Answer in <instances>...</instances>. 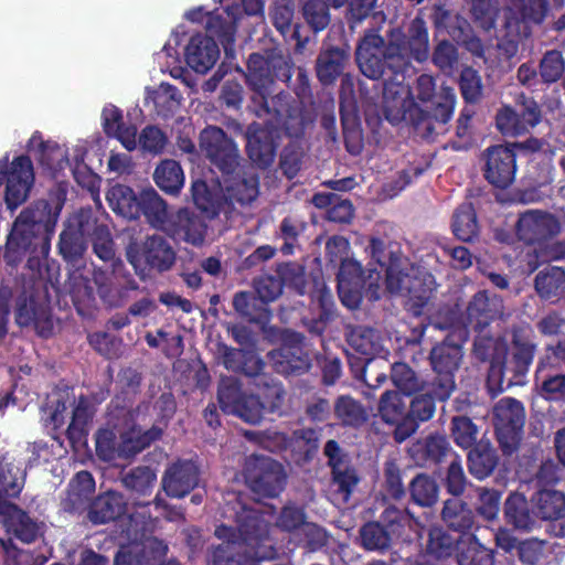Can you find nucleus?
I'll use <instances>...</instances> for the list:
<instances>
[{"instance_id": "obj_1", "label": "nucleus", "mask_w": 565, "mask_h": 565, "mask_svg": "<svg viewBox=\"0 0 565 565\" xmlns=\"http://www.w3.org/2000/svg\"><path fill=\"white\" fill-rule=\"evenodd\" d=\"M428 54V31L425 22L416 18L409 23L405 33L399 30L393 31L386 46L379 34L366 33L358 46L356 61L363 75L377 79L384 73L385 63L398 74L412 58L424 62Z\"/></svg>"}, {"instance_id": "obj_2", "label": "nucleus", "mask_w": 565, "mask_h": 565, "mask_svg": "<svg viewBox=\"0 0 565 565\" xmlns=\"http://www.w3.org/2000/svg\"><path fill=\"white\" fill-rule=\"evenodd\" d=\"M63 200L56 196L52 203L38 201L23 210L17 217L8 238V252L22 253L32 244L33 238L43 231L53 234Z\"/></svg>"}, {"instance_id": "obj_3", "label": "nucleus", "mask_w": 565, "mask_h": 565, "mask_svg": "<svg viewBox=\"0 0 565 565\" xmlns=\"http://www.w3.org/2000/svg\"><path fill=\"white\" fill-rule=\"evenodd\" d=\"M18 475V468L0 460V518L8 533L30 543L39 535L40 527L9 501V498H15L22 489V478Z\"/></svg>"}, {"instance_id": "obj_4", "label": "nucleus", "mask_w": 565, "mask_h": 565, "mask_svg": "<svg viewBox=\"0 0 565 565\" xmlns=\"http://www.w3.org/2000/svg\"><path fill=\"white\" fill-rule=\"evenodd\" d=\"M282 390L273 385L267 388L266 404H263L253 395H243L235 379H223L218 388V402L225 413L234 414L250 424H257L263 418L266 407L271 412L280 406Z\"/></svg>"}, {"instance_id": "obj_5", "label": "nucleus", "mask_w": 565, "mask_h": 565, "mask_svg": "<svg viewBox=\"0 0 565 565\" xmlns=\"http://www.w3.org/2000/svg\"><path fill=\"white\" fill-rule=\"evenodd\" d=\"M4 184V202L10 211H15L30 196L34 184L31 160L25 156L0 159V185Z\"/></svg>"}, {"instance_id": "obj_6", "label": "nucleus", "mask_w": 565, "mask_h": 565, "mask_svg": "<svg viewBox=\"0 0 565 565\" xmlns=\"http://www.w3.org/2000/svg\"><path fill=\"white\" fill-rule=\"evenodd\" d=\"M386 288L391 294L408 297L409 309L419 315V309L427 302L435 288V280L430 274L415 267L411 268V274L402 277L398 266L393 264L386 270Z\"/></svg>"}, {"instance_id": "obj_7", "label": "nucleus", "mask_w": 565, "mask_h": 565, "mask_svg": "<svg viewBox=\"0 0 565 565\" xmlns=\"http://www.w3.org/2000/svg\"><path fill=\"white\" fill-rule=\"evenodd\" d=\"M380 280L379 271L370 270L365 278L358 262H343L338 275V290L342 303L350 309L358 308L362 299V289L370 294L371 299H379Z\"/></svg>"}, {"instance_id": "obj_8", "label": "nucleus", "mask_w": 565, "mask_h": 565, "mask_svg": "<svg viewBox=\"0 0 565 565\" xmlns=\"http://www.w3.org/2000/svg\"><path fill=\"white\" fill-rule=\"evenodd\" d=\"M417 115L420 120L431 117L437 121L446 122L450 119L455 106V93L451 87L441 86L436 92V84L430 75H420L415 87Z\"/></svg>"}, {"instance_id": "obj_9", "label": "nucleus", "mask_w": 565, "mask_h": 565, "mask_svg": "<svg viewBox=\"0 0 565 565\" xmlns=\"http://www.w3.org/2000/svg\"><path fill=\"white\" fill-rule=\"evenodd\" d=\"M161 436V429L153 427L141 434V430L134 428L130 433L122 435V441L118 448L115 446V434L108 429H102L96 436V450L100 458L110 461L118 457H129L139 452L151 441Z\"/></svg>"}, {"instance_id": "obj_10", "label": "nucleus", "mask_w": 565, "mask_h": 565, "mask_svg": "<svg viewBox=\"0 0 565 565\" xmlns=\"http://www.w3.org/2000/svg\"><path fill=\"white\" fill-rule=\"evenodd\" d=\"M284 478L281 466L269 457L254 456L246 461L245 480L256 494L277 495L282 489Z\"/></svg>"}, {"instance_id": "obj_11", "label": "nucleus", "mask_w": 565, "mask_h": 565, "mask_svg": "<svg viewBox=\"0 0 565 565\" xmlns=\"http://www.w3.org/2000/svg\"><path fill=\"white\" fill-rule=\"evenodd\" d=\"M382 107L386 119L391 122H399L407 118L412 121H420L417 104L409 86L404 83L403 75L396 74L394 81L385 83Z\"/></svg>"}, {"instance_id": "obj_12", "label": "nucleus", "mask_w": 565, "mask_h": 565, "mask_svg": "<svg viewBox=\"0 0 565 565\" xmlns=\"http://www.w3.org/2000/svg\"><path fill=\"white\" fill-rule=\"evenodd\" d=\"M499 441L507 452L516 448L524 425V408L516 399H500L493 409Z\"/></svg>"}, {"instance_id": "obj_13", "label": "nucleus", "mask_w": 565, "mask_h": 565, "mask_svg": "<svg viewBox=\"0 0 565 565\" xmlns=\"http://www.w3.org/2000/svg\"><path fill=\"white\" fill-rule=\"evenodd\" d=\"M93 227L94 216L88 210H82L67 220L58 244L60 253L67 262H76L84 255L86 237L90 236Z\"/></svg>"}, {"instance_id": "obj_14", "label": "nucleus", "mask_w": 565, "mask_h": 565, "mask_svg": "<svg viewBox=\"0 0 565 565\" xmlns=\"http://www.w3.org/2000/svg\"><path fill=\"white\" fill-rule=\"evenodd\" d=\"M202 150L223 173H231L238 166V152L232 140L220 128L209 127L201 132Z\"/></svg>"}, {"instance_id": "obj_15", "label": "nucleus", "mask_w": 565, "mask_h": 565, "mask_svg": "<svg viewBox=\"0 0 565 565\" xmlns=\"http://www.w3.org/2000/svg\"><path fill=\"white\" fill-rule=\"evenodd\" d=\"M461 356L460 347L455 344L441 343L433 349L431 365L440 376L434 390L436 398L444 401L450 396L455 386L452 372L457 369Z\"/></svg>"}, {"instance_id": "obj_16", "label": "nucleus", "mask_w": 565, "mask_h": 565, "mask_svg": "<svg viewBox=\"0 0 565 565\" xmlns=\"http://www.w3.org/2000/svg\"><path fill=\"white\" fill-rule=\"evenodd\" d=\"M516 166L514 152L504 146L488 149L484 174L487 180L497 188L509 186L515 177Z\"/></svg>"}, {"instance_id": "obj_17", "label": "nucleus", "mask_w": 565, "mask_h": 565, "mask_svg": "<svg viewBox=\"0 0 565 565\" xmlns=\"http://www.w3.org/2000/svg\"><path fill=\"white\" fill-rule=\"evenodd\" d=\"M222 196L226 201L247 204L258 195V180L253 171L241 173L236 168L231 173H223Z\"/></svg>"}, {"instance_id": "obj_18", "label": "nucleus", "mask_w": 565, "mask_h": 565, "mask_svg": "<svg viewBox=\"0 0 565 565\" xmlns=\"http://www.w3.org/2000/svg\"><path fill=\"white\" fill-rule=\"evenodd\" d=\"M184 56L188 65L196 73H206L216 63L220 50L215 41L202 34L192 36L185 46Z\"/></svg>"}, {"instance_id": "obj_19", "label": "nucleus", "mask_w": 565, "mask_h": 565, "mask_svg": "<svg viewBox=\"0 0 565 565\" xmlns=\"http://www.w3.org/2000/svg\"><path fill=\"white\" fill-rule=\"evenodd\" d=\"M28 149L38 157L40 163L52 174L68 166V148L55 141H44L39 132L31 136Z\"/></svg>"}, {"instance_id": "obj_20", "label": "nucleus", "mask_w": 565, "mask_h": 565, "mask_svg": "<svg viewBox=\"0 0 565 565\" xmlns=\"http://www.w3.org/2000/svg\"><path fill=\"white\" fill-rule=\"evenodd\" d=\"M559 231L561 224L553 215L539 211L525 212L518 223L520 237L529 242L556 235Z\"/></svg>"}, {"instance_id": "obj_21", "label": "nucleus", "mask_w": 565, "mask_h": 565, "mask_svg": "<svg viewBox=\"0 0 565 565\" xmlns=\"http://www.w3.org/2000/svg\"><path fill=\"white\" fill-rule=\"evenodd\" d=\"M277 131L263 128L258 124H253L247 130V152L250 160L260 166L270 164L275 157V138Z\"/></svg>"}, {"instance_id": "obj_22", "label": "nucleus", "mask_w": 565, "mask_h": 565, "mask_svg": "<svg viewBox=\"0 0 565 565\" xmlns=\"http://www.w3.org/2000/svg\"><path fill=\"white\" fill-rule=\"evenodd\" d=\"M102 119L108 136L115 137L128 151L137 149V128L124 121L120 109L114 105L105 106Z\"/></svg>"}, {"instance_id": "obj_23", "label": "nucleus", "mask_w": 565, "mask_h": 565, "mask_svg": "<svg viewBox=\"0 0 565 565\" xmlns=\"http://www.w3.org/2000/svg\"><path fill=\"white\" fill-rule=\"evenodd\" d=\"M198 483V468L193 462L185 461L173 465L163 478L166 492L175 498L189 493Z\"/></svg>"}, {"instance_id": "obj_24", "label": "nucleus", "mask_w": 565, "mask_h": 565, "mask_svg": "<svg viewBox=\"0 0 565 565\" xmlns=\"http://www.w3.org/2000/svg\"><path fill=\"white\" fill-rule=\"evenodd\" d=\"M167 546L153 537L146 539L142 543H132L122 546L116 555L114 565H142L140 555L147 561H158L166 555Z\"/></svg>"}, {"instance_id": "obj_25", "label": "nucleus", "mask_w": 565, "mask_h": 565, "mask_svg": "<svg viewBox=\"0 0 565 565\" xmlns=\"http://www.w3.org/2000/svg\"><path fill=\"white\" fill-rule=\"evenodd\" d=\"M435 413L434 399L427 394L417 395L411 402L408 416L396 427L395 438L403 441L416 431L417 422H425L433 417Z\"/></svg>"}, {"instance_id": "obj_26", "label": "nucleus", "mask_w": 565, "mask_h": 565, "mask_svg": "<svg viewBox=\"0 0 565 565\" xmlns=\"http://www.w3.org/2000/svg\"><path fill=\"white\" fill-rule=\"evenodd\" d=\"M141 212L152 226L167 233L173 228L175 215L169 214L166 202L151 188L141 192Z\"/></svg>"}, {"instance_id": "obj_27", "label": "nucleus", "mask_w": 565, "mask_h": 565, "mask_svg": "<svg viewBox=\"0 0 565 565\" xmlns=\"http://www.w3.org/2000/svg\"><path fill=\"white\" fill-rule=\"evenodd\" d=\"M288 338L290 345L286 343L281 349L270 353V359L277 371L286 374L301 371L307 367L301 348L299 347L302 342L301 335L298 333H290L288 334Z\"/></svg>"}, {"instance_id": "obj_28", "label": "nucleus", "mask_w": 565, "mask_h": 565, "mask_svg": "<svg viewBox=\"0 0 565 565\" xmlns=\"http://www.w3.org/2000/svg\"><path fill=\"white\" fill-rule=\"evenodd\" d=\"M435 24L437 28V36L443 33L448 34L454 41L462 42L469 45V49L476 53H480L481 46L478 41H467L468 23L456 14L444 9H437L435 13Z\"/></svg>"}, {"instance_id": "obj_29", "label": "nucleus", "mask_w": 565, "mask_h": 565, "mask_svg": "<svg viewBox=\"0 0 565 565\" xmlns=\"http://www.w3.org/2000/svg\"><path fill=\"white\" fill-rule=\"evenodd\" d=\"M168 234L178 239L199 245L204 239L205 224L201 218L191 215L188 210L183 209L174 216L173 228Z\"/></svg>"}, {"instance_id": "obj_30", "label": "nucleus", "mask_w": 565, "mask_h": 565, "mask_svg": "<svg viewBox=\"0 0 565 565\" xmlns=\"http://www.w3.org/2000/svg\"><path fill=\"white\" fill-rule=\"evenodd\" d=\"M107 201L111 210L125 218L134 220L140 214L141 194L137 198L126 185L111 186L107 192Z\"/></svg>"}, {"instance_id": "obj_31", "label": "nucleus", "mask_w": 565, "mask_h": 565, "mask_svg": "<svg viewBox=\"0 0 565 565\" xmlns=\"http://www.w3.org/2000/svg\"><path fill=\"white\" fill-rule=\"evenodd\" d=\"M468 319L477 328L484 327L491 319L501 315L502 301L497 296L489 297L486 291L478 292L468 307Z\"/></svg>"}, {"instance_id": "obj_32", "label": "nucleus", "mask_w": 565, "mask_h": 565, "mask_svg": "<svg viewBox=\"0 0 565 565\" xmlns=\"http://www.w3.org/2000/svg\"><path fill=\"white\" fill-rule=\"evenodd\" d=\"M124 510L122 497L116 492H107L92 503L88 518L93 523L102 524L115 520Z\"/></svg>"}, {"instance_id": "obj_33", "label": "nucleus", "mask_w": 565, "mask_h": 565, "mask_svg": "<svg viewBox=\"0 0 565 565\" xmlns=\"http://www.w3.org/2000/svg\"><path fill=\"white\" fill-rule=\"evenodd\" d=\"M456 542V539L445 534L441 530H431L425 554L418 565H439L437 562L449 557L455 552Z\"/></svg>"}, {"instance_id": "obj_34", "label": "nucleus", "mask_w": 565, "mask_h": 565, "mask_svg": "<svg viewBox=\"0 0 565 565\" xmlns=\"http://www.w3.org/2000/svg\"><path fill=\"white\" fill-rule=\"evenodd\" d=\"M95 490V481L87 471H81L71 480L66 498L64 499V508L70 511L82 509L88 497Z\"/></svg>"}, {"instance_id": "obj_35", "label": "nucleus", "mask_w": 565, "mask_h": 565, "mask_svg": "<svg viewBox=\"0 0 565 565\" xmlns=\"http://www.w3.org/2000/svg\"><path fill=\"white\" fill-rule=\"evenodd\" d=\"M236 10L237 8L227 7L225 10L226 20H223L220 14L214 12L205 13L209 17L206 22L207 30L213 34L220 35L226 55L231 54V45L234 42V25L237 21Z\"/></svg>"}, {"instance_id": "obj_36", "label": "nucleus", "mask_w": 565, "mask_h": 565, "mask_svg": "<svg viewBox=\"0 0 565 565\" xmlns=\"http://www.w3.org/2000/svg\"><path fill=\"white\" fill-rule=\"evenodd\" d=\"M153 178L156 184L167 193H178L184 184V173L174 160H163L156 168Z\"/></svg>"}, {"instance_id": "obj_37", "label": "nucleus", "mask_w": 565, "mask_h": 565, "mask_svg": "<svg viewBox=\"0 0 565 565\" xmlns=\"http://www.w3.org/2000/svg\"><path fill=\"white\" fill-rule=\"evenodd\" d=\"M145 260L159 270L168 269L174 260V253L160 236L149 237L142 247Z\"/></svg>"}, {"instance_id": "obj_38", "label": "nucleus", "mask_w": 565, "mask_h": 565, "mask_svg": "<svg viewBox=\"0 0 565 565\" xmlns=\"http://www.w3.org/2000/svg\"><path fill=\"white\" fill-rule=\"evenodd\" d=\"M146 99L159 114L167 116L180 106L182 97L175 87L162 83L154 89H148Z\"/></svg>"}, {"instance_id": "obj_39", "label": "nucleus", "mask_w": 565, "mask_h": 565, "mask_svg": "<svg viewBox=\"0 0 565 565\" xmlns=\"http://www.w3.org/2000/svg\"><path fill=\"white\" fill-rule=\"evenodd\" d=\"M347 55L340 49H332L320 54L317 62V74L319 79L329 84L342 72Z\"/></svg>"}, {"instance_id": "obj_40", "label": "nucleus", "mask_w": 565, "mask_h": 565, "mask_svg": "<svg viewBox=\"0 0 565 565\" xmlns=\"http://www.w3.org/2000/svg\"><path fill=\"white\" fill-rule=\"evenodd\" d=\"M469 470L478 479L488 477L497 465L494 450L488 444H479L469 452Z\"/></svg>"}, {"instance_id": "obj_41", "label": "nucleus", "mask_w": 565, "mask_h": 565, "mask_svg": "<svg viewBox=\"0 0 565 565\" xmlns=\"http://www.w3.org/2000/svg\"><path fill=\"white\" fill-rule=\"evenodd\" d=\"M535 288L544 299L561 295L565 288V271L559 267H550L541 271L536 276Z\"/></svg>"}, {"instance_id": "obj_42", "label": "nucleus", "mask_w": 565, "mask_h": 565, "mask_svg": "<svg viewBox=\"0 0 565 565\" xmlns=\"http://www.w3.org/2000/svg\"><path fill=\"white\" fill-rule=\"evenodd\" d=\"M537 513L547 520L558 519L565 511V495L555 490H542L535 499Z\"/></svg>"}, {"instance_id": "obj_43", "label": "nucleus", "mask_w": 565, "mask_h": 565, "mask_svg": "<svg viewBox=\"0 0 565 565\" xmlns=\"http://www.w3.org/2000/svg\"><path fill=\"white\" fill-rule=\"evenodd\" d=\"M452 232L461 241L472 239L478 232L473 207L470 203L462 204L454 214Z\"/></svg>"}, {"instance_id": "obj_44", "label": "nucleus", "mask_w": 565, "mask_h": 565, "mask_svg": "<svg viewBox=\"0 0 565 565\" xmlns=\"http://www.w3.org/2000/svg\"><path fill=\"white\" fill-rule=\"evenodd\" d=\"M443 519L450 527L458 531L468 530L473 523L472 512L457 499L445 502Z\"/></svg>"}, {"instance_id": "obj_45", "label": "nucleus", "mask_w": 565, "mask_h": 565, "mask_svg": "<svg viewBox=\"0 0 565 565\" xmlns=\"http://www.w3.org/2000/svg\"><path fill=\"white\" fill-rule=\"evenodd\" d=\"M90 417L92 412L87 401L81 398L73 412L72 422L67 428V437L73 445L84 444Z\"/></svg>"}, {"instance_id": "obj_46", "label": "nucleus", "mask_w": 565, "mask_h": 565, "mask_svg": "<svg viewBox=\"0 0 565 565\" xmlns=\"http://www.w3.org/2000/svg\"><path fill=\"white\" fill-rule=\"evenodd\" d=\"M218 186L221 189L223 185L220 183ZM192 198L200 210L214 215L217 213L223 196L221 190L218 192L211 191L204 181L196 180L192 183Z\"/></svg>"}, {"instance_id": "obj_47", "label": "nucleus", "mask_w": 565, "mask_h": 565, "mask_svg": "<svg viewBox=\"0 0 565 565\" xmlns=\"http://www.w3.org/2000/svg\"><path fill=\"white\" fill-rule=\"evenodd\" d=\"M411 493L417 504L430 507L438 499V486L430 477L419 475L412 481Z\"/></svg>"}, {"instance_id": "obj_48", "label": "nucleus", "mask_w": 565, "mask_h": 565, "mask_svg": "<svg viewBox=\"0 0 565 565\" xmlns=\"http://www.w3.org/2000/svg\"><path fill=\"white\" fill-rule=\"evenodd\" d=\"M379 412L384 422L398 426L405 419V403L397 392H386L381 397Z\"/></svg>"}, {"instance_id": "obj_49", "label": "nucleus", "mask_w": 565, "mask_h": 565, "mask_svg": "<svg viewBox=\"0 0 565 565\" xmlns=\"http://www.w3.org/2000/svg\"><path fill=\"white\" fill-rule=\"evenodd\" d=\"M505 516L509 522L520 529H527L531 524V518L527 512L526 499L523 494L513 493L505 502Z\"/></svg>"}, {"instance_id": "obj_50", "label": "nucleus", "mask_w": 565, "mask_h": 565, "mask_svg": "<svg viewBox=\"0 0 565 565\" xmlns=\"http://www.w3.org/2000/svg\"><path fill=\"white\" fill-rule=\"evenodd\" d=\"M302 13L315 31L323 30L329 24V11L321 0H303Z\"/></svg>"}, {"instance_id": "obj_51", "label": "nucleus", "mask_w": 565, "mask_h": 565, "mask_svg": "<svg viewBox=\"0 0 565 565\" xmlns=\"http://www.w3.org/2000/svg\"><path fill=\"white\" fill-rule=\"evenodd\" d=\"M451 433L455 443L461 448L471 447L478 435L476 425L467 417H454Z\"/></svg>"}, {"instance_id": "obj_52", "label": "nucleus", "mask_w": 565, "mask_h": 565, "mask_svg": "<svg viewBox=\"0 0 565 565\" xmlns=\"http://www.w3.org/2000/svg\"><path fill=\"white\" fill-rule=\"evenodd\" d=\"M93 248L97 257L102 260H111L114 258V245L110 238V233L107 227L97 225L94 218V227L92 228Z\"/></svg>"}, {"instance_id": "obj_53", "label": "nucleus", "mask_w": 565, "mask_h": 565, "mask_svg": "<svg viewBox=\"0 0 565 565\" xmlns=\"http://www.w3.org/2000/svg\"><path fill=\"white\" fill-rule=\"evenodd\" d=\"M390 540V533L377 523L365 524L361 530V541L367 550L385 548Z\"/></svg>"}, {"instance_id": "obj_54", "label": "nucleus", "mask_w": 565, "mask_h": 565, "mask_svg": "<svg viewBox=\"0 0 565 565\" xmlns=\"http://www.w3.org/2000/svg\"><path fill=\"white\" fill-rule=\"evenodd\" d=\"M337 416L348 425H356L365 419L363 408L352 398L342 396L335 404Z\"/></svg>"}, {"instance_id": "obj_55", "label": "nucleus", "mask_w": 565, "mask_h": 565, "mask_svg": "<svg viewBox=\"0 0 565 565\" xmlns=\"http://www.w3.org/2000/svg\"><path fill=\"white\" fill-rule=\"evenodd\" d=\"M333 482L338 487V491L343 502L348 501L352 489L358 483L355 472L348 468L344 463H334Z\"/></svg>"}, {"instance_id": "obj_56", "label": "nucleus", "mask_w": 565, "mask_h": 565, "mask_svg": "<svg viewBox=\"0 0 565 565\" xmlns=\"http://www.w3.org/2000/svg\"><path fill=\"white\" fill-rule=\"evenodd\" d=\"M497 126L504 135L516 136L526 131V125L520 120V115L504 107L497 116Z\"/></svg>"}, {"instance_id": "obj_57", "label": "nucleus", "mask_w": 565, "mask_h": 565, "mask_svg": "<svg viewBox=\"0 0 565 565\" xmlns=\"http://www.w3.org/2000/svg\"><path fill=\"white\" fill-rule=\"evenodd\" d=\"M266 62L262 58L259 54L250 55L248 63V82L250 85L263 94V89L266 88V85L271 82L268 70H264Z\"/></svg>"}, {"instance_id": "obj_58", "label": "nucleus", "mask_w": 565, "mask_h": 565, "mask_svg": "<svg viewBox=\"0 0 565 565\" xmlns=\"http://www.w3.org/2000/svg\"><path fill=\"white\" fill-rule=\"evenodd\" d=\"M156 481V473L149 467H139L128 473L124 482L128 488H131L140 493H146Z\"/></svg>"}, {"instance_id": "obj_59", "label": "nucleus", "mask_w": 565, "mask_h": 565, "mask_svg": "<svg viewBox=\"0 0 565 565\" xmlns=\"http://www.w3.org/2000/svg\"><path fill=\"white\" fill-rule=\"evenodd\" d=\"M524 19L541 22L547 12V0H509Z\"/></svg>"}, {"instance_id": "obj_60", "label": "nucleus", "mask_w": 565, "mask_h": 565, "mask_svg": "<svg viewBox=\"0 0 565 565\" xmlns=\"http://www.w3.org/2000/svg\"><path fill=\"white\" fill-rule=\"evenodd\" d=\"M392 381L405 394H411L418 387L414 372L404 363H395L392 366Z\"/></svg>"}, {"instance_id": "obj_61", "label": "nucleus", "mask_w": 565, "mask_h": 565, "mask_svg": "<svg viewBox=\"0 0 565 565\" xmlns=\"http://www.w3.org/2000/svg\"><path fill=\"white\" fill-rule=\"evenodd\" d=\"M166 137L162 131L156 127H146L139 138L137 139V148L140 147L142 150L159 153L166 146Z\"/></svg>"}, {"instance_id": "obj_62", "label": "nucleus", "mask_w": 565, "mask_h": 565, "mask_svg": "<svg viewBox=\"0 0 565 565\" xmlns=\"http://www.w3.org/2000/svg\"><path fill=\"white\" fill-rule=\"evenodd\" d=\"M500 493L494 490L480 489L477 503L478 513L486 520H493L499 513Z\"/></svg>"}, {"instance_id": "obj_63", "label": "nucleus", "mask_w": 565, "mask_h": 565, "mask_svg": "<svg viewBox=\"0 0 565 565\" xmlns=\"http://www.w3.org/2000/svg\"><path fill=\"white\" fill-rule=\"evenodd\" d=\"M564 72V61L559 52H547L541 62V75L545 82L557 81Z\"/></svg>"}, {"instance_id": "obj_64", "label": "nucleus", "mask_w": 565, "mask_h": 565, "mask_svg": "<svg viewBox=\"0 0 565 565\" xmlns=\"http://www.w3.org/2000/svg\"><path fill=\"white\" fill-rule=\"evenodd\" d=\"M460 565H492L493 555L492 552L473 542L467 552H461L459 558Z\"/></svg>"}]
</instances>
